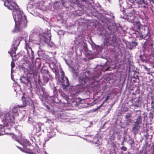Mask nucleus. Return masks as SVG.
<instances>
[{
    "label": "nucleus",
    "instance_id": "2f4dec72",
    "mask_svg": "<svg viewBox=\"0 0 154 154\" xmlns=\"http://www.w3.org/2000/svg\"><path fill=\"white\" fill-rule=\"evenodd\" d=\"M11 66L12 69L15 67V64L13 61L11 62Z\"/></svg>",
    "mask_w": 154,
    "mask_h": 154
},
{
    "label": "nucleus",
    "instance_id": "39448f33",
    "mask_svg": "<svg viewBox=\"0 0 154 154\" xmlns=\"http://www.w3.org/2000/svg\"><path fill=\"white\" fill-rule=\"evenodd\" d=\"M4 5L8 9L16 11L18 9V6L15 2L8 0V1H4Z\"/></svg>",
    "mask_w": 154,
    "mask_h": 154
},
{
    "label": "nucleus",
    "instance_id": "9b49d317",
    "mask_svg": "<svg viewBox=\"0 0 154 154\" xmlns=\"http://www.w3.org/2000/svg\"><path fill=\"white\" fill-rule=\"evenodd\" d=\"M21 38L19 36L18 37H15L13 41V44L12 46L14 47H17L19 45L21 40Z\"/></svg>",
    "mask_w": 154,
    "mask_h": 154
},
{
    "label": "nucleus",
    "instance_id": "6e6d98bb",
    "mask_svg": "<svg viewBox=\"0 0 154 154\" xmlns=\"http://www.w3.org/2000/svg\"><path fill=\"white\" fill-rule=\"evenodd\" d=\"M122 0H119V1L120 2V1H122Z\"/></svg>",
    "mask_w": 154,
    "mask_h": 154
},
{
    "label": "nucleus",
    "instance_id": "0eeeda50",
    "mask_svg": "<svg viewBox=\"0 0 154 154\" xmlns=\"http://www.w3.org/2000/svg\"><path fill=\"white\" fill-rule=\"evenodd\" d=\"M125 1L126 2L124 3L123 5V7L125 10H133L132 5L130 3H133L134 2V0H125Z\"/></svg>",
    "mask_w": 154,
    "mask_h": 154
},
{
    "label": "nucleus",
    "instance_id": "37998d69",
    "mask_svg": "<svg viewBox=\"0 0 154 154\" xmlns=\"http://www.w3.org/2000/svg\"><path fill=\"white\" fill-rule=\"evenodd\" d=\"M153 6H152V8H151V10H152V12L154 13V8L153 9Z\"/></svg>",
    "mask_w": 154,
    "mask_h": 154
},
{
    "label": "nucleus",
    "instance_id": "de8ad7c7",
    "mask_svg": "<svg viewBox=\"0 0 154 154\" xmlns=\"http://www.w3.org/2000/svg\"><path fill=\"white\" fill-rule=\"evenodd\" d=\"M151 2H152V3L154 4V0H151Z\"/></svg>",
    "mask_w": 154,
    "mask_h": 154
},
{
    "label": "nucleus",
    "instance_id": "dca6fc26",
    "mask_svg": "<svg viewBox=\"0 0 154 154\" xmlns=\"http://www.w3.org/2000/svg\"><path fill=\"white\" fill-rule=\"evenodd\" d=\"M17 49V48L16 47H14L12 46L11 48L10 51L8 52L9 54H10L11 57H13V56L15 57L16 55V51Z\"/></svg>",
    "mask_w": 154,
    "mask_h": 154
},
{
    "label": "nucleus",
    "instance_id": "2eb2a0df",
    "mask_svg": "<svg viewBox=\"0 0 154 154\" xmlns=\"http://www.w3.org/2000/svg\"><path fill=\"white\" fill-rule=\"evenodd\" d=\"M20 81L25 85H28L29 83L31 84L29 78L28 77H22L20 79Z\"/></svg>",
    "mask_w": 154,
    "mask_h": 154
},
{
    "label": "nucleus",
    "instance_id": "72a5a7b5",
    "mask_svg": "<svg viewBox=\"0 0 154 154\" xmlns=\"http://www.w3.org/2000/svg\"><path fill=\"white\" fill-rule=\"evenodd\" d=\"M150 112H154V106H151L150 109Z\"/></svg>",
    "mask_w": 154,
    "mask_h": 154
},
{
    "label": "nucleus",
    "instance_id": "58836bf2",
    "mask_svg": "<svg viewBox=\"0 0 154 154\" xmlns=\"http://www.w3.org/2000/svg\"><path fill=\"white\" fill-rule=\"evenodd\" d=\"M42 154H48L46 151H43L42 152Z\"/></svg>",
    "mask_w": 154,
    "mask_h": 154
},
{
    "label": "nucleus",
    "instance_id": "4468645a",
    "mask_svg": "<svg viewBox=\"0 0 154 154\" xmlns=\"http://www.w3.org/2000/svg\"><path fill=\"white\" fill-rule=\"evenodd\" d=\"M137 45L138 43L135 41H131V42H129L128 44L127 47L129 50H132V49L135 48Z\"/></svg>",
    "mask_w": 154,
    "mask_h": 154
},
{
    "label": "nucleus",
    "instance_id": "f3484780",
    "mask_svg": "<svg viewBox=\"0 0 154 154\" xmlns=\"http://www.w3.org/2000/svg\"><path fill=\"white\" fill-rule=\"evenodd\" d=\"M135 34L137 35V37L140 38V39H145V38L147 35V34H143L142 33L138 31L135 32Z\"/></svg>",
    "mask_w": 154,
    "mask_h": 154
},
{
    "label": "nucleus",
    "instance_id": "49530a36",
    "mask_svg": "<svg viewBox=\"0 0 154 154\" xmlns=\"http://www.w3.org/2000/svg\"><path fill=\"white\" fill-rule=\"evenodd\" d=\"M128 108H127V109H125V112H127V111H128Z\"/></svg>",
    "mask_w": 154,
    "mask_h": 154
},
{
    "label": "nucleus",
    "instance_id": "603ef678",
    "mask_svg": "<svg viewBox=\"0 0 154 154\" xmlns=\"http://www.w3.org/2000/svg\"><path fill=\"white\" fill-rule=\"evenodd\" d=\"M128 152V154H130V152Z\"/></svg>",
    "mask_w": 154,
    "mask_h": 154
},
{
    "label": "nucleus",
    "instance_id": "c85d7f7f",
    "mask_svg": "<svg viewBox=\"0 0 154 154\" xmlns=\"http://www.w3.org/2000/svg\"><path fill=\"white\" fill-rule=\"evenodd\" d=\"M142 66L144 68V69L146 70V71H147V73L148 74H150V70L147 67L144 65H143Z\"/></svg>",
    "mask_w": 154,
    "mask_h": 154
},
{
    "label": "nucleus",
    "instance_id": "4be33fe9",
    "mask_svg": "<svg viewBox=\"0 0 154 154\" xmlns=\"http://www.w3.org/2000/svg\"><path fill=\"white\" fill-rule=\"evenodd\" d=\"M43 37L45 39L44 40V41L48 43L51 40V35H49L48 34L45 35L43 36Z\"/></svg>",
    "mask_w": 154,
    "mask_h": 154
},
{
    "label": "nucleus",
    "instance_id": "473e14b6",
    "mask_svg": "<svg viewBox=\"0 0 154 154\" xmlns=\"http://www.w3.org/2000/svg\"><path fill=\"white\" fill-rule=\"evenodd\" d=\"M105 102L103 101L102 103L99 106H98V107H97L95 109V110H97L98 109H99L100 107H101V106H102L103 105V104H104V103H105Z\"/></svg>",
    "mask_w": 154,
    "mask_h": 154
},
{
    "label": "nucleus",
    "instance_id": "c03bdc74",
    "mask_svg": "<svg viewBox=\"0 0 154 154\" xmlns=\"http://www.w3.org/2000/svg\"><path fill=\"white\" fill-rule=\"evenodd\" d=\"M154 102L153 101H152L151 103V106H154V105H153V104H154Z\"/></svg>",
    "mask_w": 154,
    "mask_h": 154
},
{
    "label": "nucleus",
    "instance_id": "6e6552de",
    "mask_svg": "<svg viewBox=\"0 0 154 154\" xmlns=\"http://www.w3.org/2000/svg\"><path fill=\"white\" fill-rule=\"evenodd\" d=\"M25 41V48L27 50V53L29 55H31L32 57H34V52L32 50V49L30 46L29 42H27L26 40Z\"/></svg>",
    "mask_w": 154,
    "mask_h": 154
},
{
    "label": "nucleus",
    "instance_id": "ea45409f",
    "mask_svg": "<svg viewBox=\"0 0 154 154\" xmlns=\"http://www.w3.org/2000/svg\"><path fill=\"white\" fill-rule=\"evenodd\" d=\"M42 92H43L42 94H44V91H45L44 89L43 88H42Z\"/></svg>",
    "mask_w": 154,
    "mask_h": 154
},
{
    "label": "nucleus",
    "instance_id": "6ab92c4d",
    "mask_svg": "<svg viewBox=\"0 0 154 154\" xmlns=\"http://www.w3.org/2000/svg\"><path fill=\"white\" fill-rule=\"evenodd\" d=\"M21 144L23 146V149L25 150L27 146L30 145V143L29 141L25 140Z\"/></svg>",
    "mask_w": 154,
    "mask_h": 154
},
{
    "label": "nucleus",
    "instance_id": "cd10ccee",
    "mask_svg": "<svg viewBox=\"0 0 154 154\" xmlns=\"http://www.w3.org/2000/svg\"><path fill=\"white\" fill-rule=\"evenodd\" d=\"M150 59L154 61V49H153L152 52L150 54Z\"/></svg>",
    "mask_w": 154,
    "mask_h": 154
},
{
    "label": "nucleus",
    "instance_id": "8fccbe9b",
    "mask_svg": "<svg viewBox=\"0 0 154 154\" xmlns=\"http://www.w3.org/2000/svg\"><path fill=\"white\" fill-rule=\"evenodd\" d=\"M53 45V44L52 43L51 45L50 46H52Z\"/></svg>",
    "mask_w": 154,
    "mask_h": 154
},
{
    "label": "nucleus",
    "instance_id": "4c0bfd02",
    "mask_svg": "<svg viewBox=\"0 0 154 154\" xmlns=\"http://www.w3.org/2000/svg\"><path fill=\"white\" fill-rule=\"evenodd\" d=\"M143 150H140L139 152L137 153V154H143Z\"/></svg>",
    "mask_w": 154,
    "mask_h": 154
},
{
    "label": "nucleus",
    "instance_id": "f03ea898",
    "mask_svg": "<svg viewBox=\"0 0 154 154\" xmlns=\"http://www.w3.org/2000/svg\"><path fill=\"white\" fill-rule=\"evenodd\" d=\"M23 13L20 8L14 11L13 13V17L15 23V29L18 31L21 28L26 27L27 26V20L26 16H23Z\"/></svg>",
    "mask_w": 154,
    "mask_h": 154
},
{
    "label": "nucleus",
    "instance_id": "a18cd8bd",
    "mask_svg": "<svg viewBox=\"0 0 154 154\" xmlns=\"http://www.w3.org/2000/svg\"><path fill=\"white\" fill-rule=\"evenodd\" d=\"M17 147L21 150H22L23 149L22 148H21L20 147H19L18 146H17Z\"/></svg>",
    "mask_w": 154,
    "mask_h": 154
},
{
    "label": "nucleus",
    "instance_id": "5fc2aeb1",
    "mask_svg": "<svg viewBox=\"0 0 154 154\" xmlns=\"http://www.w3.org/2000/svg\"><path fill=\"white\" fill-rule=\"evenodd\" d=\"M47 108H48V109H49L50 108L48 107V106H47Z\"/></svg>",
    "mask_w": 154,
    "mask_h": 154
},
{
    "label": "nucleus",
    "instance_id": "9d476101",
    "mask_svg": "<svg viewBox=\"0 0 154 154\" xmlns=\"http://www.w3.org/2000/svg\"><path fill=\"white\" fill-rule=\"evenodd\" d=\"M88 87L86 85H85L81 84L76 86L75 88V89L77 93H79L83 91L85 89Z\"/></svg>",
    "mask_w": 154,
    "mask_h": 154
},
{
    "label": "nucleus",
    "instance_id": "7ed1b4c3",
    "mask_svg": "<svg viewBox=\"0 0 154 154\" xmlns=\"http://www.w3.org/2000/svg\"><path fill=\"white\" fill-rule=\"evenodd\" d=\"M21 67L23 70L24 72L27 74L29 73L34 75H37L38 69L33 65L32 66L31 62L29 61H26L22 64Z\"/></svg>",
    "mask_w": 154,
    "mask_h": 154
},
{
    "label": "nucleus",
    "instance_id": "7c9ffc66",
    "mask_svg": "<svg viewBox=\"0 0 154 154\" xmlns=\"http://www.w3.org/2000/svg\"><path fill=\"white\" fill-rule=\"evenodd\" d=\"M121 149L122 151H126L127 150V148L125 146H122L121 148Z\"/></svg>",
    "mask_w": 154,
    "mask_h": 154
},
{
    "label": "nucleus",
    "instance_id": "a211bd4d",
    "mask_svg": "<svg viewBox=\"0 0 154 154\" xmlns=\"http://www.w3.org/2000/svg\"><path fill=\"white\" fill-rule=\"evenodd\" d=\"M94 141L95 144H97V146L102 145V139L99 137H95L94 139Z\"/></svg>",
    "mask_w": 154,
    "mask_h": 154
},
{
    "label": "nucleus",
    "instance_id": "1a4fd4ad",
    "mask_svg": "<svg viewBox=\"0 0 154 154\" xmlns=\"http://www.w3.org/2000/svg\"><path fill=\"white\" fill-rule=\"evenodd\" d=\"M132 117L131 113H128L125 116L126 119L125 124L127 125H130L132 123L133 120L131 118Z\"/></svg>",
    "mask_w": 154,
    "mask_h": 154
},
{
    "label": "nucleus",
    "instance_id": "a19ab883",
    "mask_svg": "<svg viewBox=\"0 0 154 154\" xmlns=\"http://www.w3.org/2000/svg\"><path fill=\"white\" fill-rule=\"evenodd\" d=\"M141 7H143L144 8H146V5H142L141 6Z\"/></svg>",
    "mask_w": 154,
    "mask_h": 154
},
{
    "label": "nucleus",
    "instance_id": "393cba45",
    "mask_svg": "<svg viewBox=\"0 0 154 154\" xmlns=\"http://www.w3.org/2000/svg\"><path fill=\"white\" fill-rule=\"evenodd\" d=\"M72 72L73 73L75 76H77L79 73V70L78 69H75L73 67H72Z\"/></svg>",
    "mask_w": 154,
    "mask_h": 154
},
{
    "label": "nucleus",
    "instance_id": "5701e85b",
    "mask_svg": "<svg viewBox=\"0 0 154 154\" xmlns=\"http://www.w3.org/2000/svg\"><path fill=\"white\" fill-rule=\"evenodd\" d=\"M139 57L142 62L146 63H147L148 61L146 60V56L145 55H140L139 56Z\"/></svg>",
    "mask_w": 154,
    "mask_h": 154
},
{
    "label": "nucleus",
    "instance_id": "f8f14e48",
    "mask_svg": "<svg viewBox=\"0 0 154 154\" xmlns=\"http://www.w3.org/2000/svg\"><path fill=\"white\" fill-rule=\"evenodd\" d=\"M60 73H61V75L62 76L61 79L63 81V84L65 86H68L69 85V80L68 78L65 77V78L66 80H64V72L62 70L60 71Z\"/></svg>",
    "mask_w": 154,
    "mask_h": 154
},
{
    "label": "nucleus",
    "instance_id": "423d86ee",
    "mask_svg": "<svg viewBox=\"0 0 154 154\" xmlns=\"http://www.w3.org/2000/svg\"><path fill=\"white\" fill-rule=\"evenodd\" d=\"M142 98L139 95L138 97L132 99V105L134 106L135 108H140L142 104Z\"/></svg>",
    "mask_w": 154,
    "mask_h": 154
},
{
    "label": "nucleus",
    "instance_id": "79ce46f5",
    "mask_svg": "<svg viewBox=\"0 0 154 154\" xmlns=\"http://www.w3.org/2000/svg\"><path fill=\"white\" fill-rule=\"evenodd\" d=\"M125 137H124V140H123L121 143V145H124V141H125Z\"/></svg>",
    "mask_w": 154,
    "mask_h": 154
},
{
    "label": "nucleus",
    "instance_id": "e433bc0d",
    "mask_svg": "<svg viewBox=\"0 0 154 154\" xmlns=\"http://www.w3.org/2000/svg\"><path fill=\"white\" fill-rule=\"evenodd\" d=\"M109 98V96H107L106 99L104 100V101L105 102H106L108 100Z\"/></svg>",
    "mask_w": 154,
    "mask_h": 154
},
{
    "label": "nucleus",
    "instance_id": "bb28decb",
    "mask_svg": "<svg viewBox=\"0 0 154 154\" xmlns=\"http://www.w3.org/2000/svg\"><path fill=\"white\" fill-rule=\"evenodd\" d=\"M129 141L130 142L129 143V144L131 146H133L134 144V140L132 138H130L129 139Z\"/></svg>",
    "mask_w": 154,
    "mask_h": 154
},
{
    "label": "nucleus",
    "instance_id": "412c9836",
    "mask_svg": "<svg viewBox=\"0 0 154 154\" xmlns=\"http://www.w3.org/2000/svg\"><path fill=\"white\" fill-rule=\"evenodd\" d=\"M142 122V118L141 117V116L140 115L139 116H138L136 119V121L134 123L136 124H137L138 125L141 124Z\"/></svg>",
    "mask_w": 154,
    "mask_h": 154
},
{
    "label": "nucleus",
    "instance_id": "864d4df0",
    "mask_svg": "<svg viewBox=\"0 0 154 154\" xmlns=\"http://www.w3.org/2000/svg\"><path fill=\"white\" fill-rule=\"evenodd\" d=\"M140 111V110H136V111L137 112L138 111Z\"/></svg>",
    "mask_w": 154,
    "mask_h": 154
},
{
    "label": "nucleus",
    "instance_id": "ddd939ff",
    "mask_svg": "<svg viewBox=\"0 0 154 154\" xmlns=\"http://www.w3.org/2000/svg\"><path fill=\"white\" fill-rule=\"evenodd\" d=\"M131 10H130L129 14L127 16V18L129 22L134 23V20L136 17L134 15H133L132 13H131Z\"/></svg>",
    "mask_w": 154,
    "mask_h": 154
},
{
    "label": "nucleus",
    "instance_id": "09e8293b",
    "mask_svg": "<svg viewBox=\"0 0 154 154\" xmlns=\"http://www.w3.org/2000/svg\"><path fill=\"white\" fill-rule=\"evenodd\" d=\"M134 78H138V76H136V77H134Z\"/></svg>",
    "mask_w": 154,
    "mask_h": 154
},
{
    "label": "nucleus",
    "instance_id": "c756f323",
    "mask_svg": "<svg viewBox=\"0 0 154 154\" xmlns=\"http://www.w3.org/2000/svg\"><path fill=\"white\" fill-rule=\"evenodd\" d=\"M154 113L150 112L149 115V117L150 119H152L154 116Z\"/></svg>",
    "mask_w": 154,
    "mask_h": 154
},
{
    "label": "nucleus",
    "instance_id": "a878e982",
    "mask_svg": "<svg viewBox=\"0 0 154 154\" xmlns=\"http://www.w3.org/2000/svg\"><path fill=\"white\" fill-rule=\"evenodd\" d=\"M104 44L106 46H109L110 45V43L109 41V39L108 38L105 39L104 41Z\"/></svg>",
    "mask_w": 154,
    "mask_h": 154
},
{
    "label": "nucleus",
    "instance_id": "aec40b11",
    "mask_svg": "<svg viewBox=\"0 0 154 154\" xmlns=\"http://www.w3.org/2000/svg\"><path fill=\"white\" fill-rule=\"evenodd\" d=\"M140 127L139 125H136L134 123V126L132 128V131H133L134 133H135L137 131L139 130Z\"/></svg>",
    "mask_w": 154,
    "mask_h": 154
},
{
    "label": "nucleus",
    "instance_id": "20e7f679",
    "mask_svg": "<svg viewBox=\"0 0 154 154\" xmlns=\"http://www.w3.org/2000/svg\"><path fill=\"white\" fill-rule=\"evenodd\" d=\"M90 80L89 77H88L84 72L82 73L79 78V81L80 84L86 85L87 87L88 86L87 83L90 82Z\"/></svg>",
    "mask_w": 154,
    "mask_h": 154
},
{
    "label": "nucleus",
    "instance_id": "f704fd0d",
    "mask_svg": "<svg viewBox=\"0 0 154 154\" xmlns=\"http://www.w3.org/2000/svg\"><path fill=\"white\" fill-rule=\"evenodd\" d=\"M44 81H45L46 82H48L49 80V79L48 77H45L44 78Z\"/></svg>",
    "mask_w": 154,
    "mask_h": 154
},
{
    "label": "nucleus",
    "instance_id": "3c124183",
    "mask_svg": "<svg viewBox=\"0 0 154 154\" xmlns=\"http://www.w3.org/2000/svg\"><path fill=\"white\" fill-rule=\"evenodd\" d=\"M108 69H109V68L107 69H105V70L106 71H107V70H108Z\"/></svg>",
    "mask_w": 154,
    "mask_h": 154
},
{
    "label": "nucleus",
    "instance_id": "f257e3e1",
    "mask_svg": "<svg viewBox=\"0 0 154 154\" xmlns=\"http://www.w3.org/2000/svg\"><path fill=\"white\" fill-rule=\"evenodd\" d=\"M22 100L23 102L22 104L14 106L12 110L9 111L6 114H4L3 115L1 116V118H2L3 116V123L5 125L11 127L15 123L14 116L18 114V108H23L30 105L31 100L29 98H25L23 96L22 97Z\"/></svg>",
    "mask_w": 154,
    "mask_h": 154
},
{
    "label": "nucleus",
    "instance_id": "c9c22d12",
    "mask_svg": "<svg viewBox=\"0 0 154 154\" xmlns=\"http://www.w3.org/2000/svg\"><path fill=\"white\" fill-rule=\"evenodd\" d=\"M57 92V90L56 87H55L53 89V93H56Z\"/></svg>",
    "mask_w": 154,
    "mask_h": 154
},
{
    "label": "nucleus",
    "instance_id": "b1692460",
    "mask_svg": "<svg viewBox=\"0 0 154 154\" xmlns=\"http://www.w3.org/2000/svg\"><path fill=\"white\" fill-rule=\"evenodd\" d=\"M134 26L136 27L137 29L140 30L141 28V24L139 21H135Z\"/></svg>",
    "mask_w": 154,
    "mask_h": 154
}]
</instances>
